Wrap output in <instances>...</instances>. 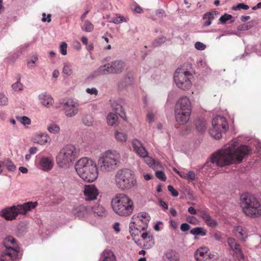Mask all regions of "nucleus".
Listing matches in <instances>:
<instances>
[{"label": "nucleus", "mask_w": 261, "mask_h": 261, "mask_svg": "<svg viewBox=\"0 0 261 261\" xmlns=\"http://www.w3.org/2000/svg\"><path fill=\"white\" fill-rule=\"evenodd\" d=\"M115 182L119 188L125 189L133 187L136 181L132 171L128 169H123L117 172L115 175Z\"/></svg>", "instance_id": "nucleus-6"}, {"label": "nucleus", "mask_w": 261, "mask_h": 261, "mask_svg": "<svg viewBox=\"0 0 261 261\" xmlns=\"http://www.w3.org/2000/svg\"><path fill=\"white\" fill-rule=\"evenodd\" d=\"M116 164H102L99 167V170L102 172H110L116 169Z\"/></svg>", "instance_id": "nucleus-31"}, {"label": "nucleus", "mask_w": 261, "mask_h": 261, "mask_svg": "<svg viewBox=\"0 0 261 261\" xmlns=\"http://www.w3.org/2000/svg\"><path fill=\"white\" fill-rule=\"evenodd\" d=\"M92 162V160L87 157H83L77 161L76 163H88L89 162Z\"/></svg>", "instance_id": "nucleus-61"}, {"label": "nucleus", "mask_w": 261, "mask_h": 261, "mask_svg": "<svg viewBox=\"0 0 261 261\" xmlns=\"http://www.w3.org/2000/svg\"><path fill=\"white\" fill-rule=\"evenodd\" d=\"M251 151V148L248 146L243 145L236 148V145L231 143L226 148L213 153L205 163H232L234 161L241 162Z\"/></svg>", "instance_id": "nucleus-1"}, {"label": "nucleus", "mask_w": 261, "mask_h": 261, "mask_svg": "<svg viewBox=\"0 0 261 261\" xmlns=\"http://www.w3.org/2000/svg\"><path fill=\"white\" fill-rule=\"evenodd\" d=\"M125 21V18L123 16H117L113 19V22L116 24H119Z\"/></svg>", "instance_id": "nucleus-53"}, {"label": "nucleus", "mask_w": 261, "mask_h": 261, "mask_svg": "<svg viewBox=\"0 0 261 261\" xmlns=\"http://www.w3.org/2000/svg\"><path fill=\"white\" fill-rule=\"evenodd\" d=\"M195 47L198 50H202L205 48L206 46L201 42H197L195 44Z\"/></svg>", "instance_id": "nucleus-58"}, {"label": "nucleus", "mask_w": 261, "mask_h": 261, "mask_svg": "<svg viewBox=\"0 0 261 261\" xmlns=\"http://www.w3.org/2000/svg\"><path fill=\"white\" fill-rule=\"evenodd\" d=\"M83 123L88 126H92L93 122V119L90 115H85L82 118Z\"/></svg>", "instance_id": "nucleus-35"}, {"label": "nucleus", "mask_w": 261, "mask_h": 261, "mask_svg": "<svg viewBox=\"0 0 261 261\" xmlns=\"http://www.w3.org/2000/svg\"><path fill=\"white\" fill-rule=\"evenodd\" d=\"M50 140V138L46 133L35 134L32 138V141L35 143L44 145Z\"/></svg>", "instance_id": "nucleus-22"}, {"label": "nucleus", "mask_w": 261, "mask_h": 261, "mask_svg": "<svg viewBox=\"0 0 261 261\" xmlns=\"http://www.w3.org/2000/svg\"><path fill=\"white\" fill-rule=\"evenodd\" d=\"M37 168L44 171H48L53 168V164H38Z\"/></svg>", "instance_id": "nucleus-44"}, {"label": "nucleus", "mask_w": 261, "mask_h": 261, "mask_svg": "<svg viewBox=\"0 0 261 261\" xmlns=\"http://www.w3.org/2000/svg\"><path fill=\"white\" fill-rule=\"evenodd\" d=\"M232 232L236 238L243 242H245L248 238L247 231L242 226H238L235 227Z\"/></svg>", "instance_id": "nucleus-20"}, {"label": "nucleus", "mask_w": 261, "mask_h": 261, "mask_svg": "<svg viewBox=\"0 0 261 261\" xmlns=\"http://www.w3.org/2000/svg\"><path fill=\"white\" fill-rule=\"evenodd\" d=\"M142 238L143 245L145 249L152 248L154 245V241L150 232H143L140 234Z\"/></svg>", "instance_id": "nucleus-16"}, {"label": "nucleus", "mask_w": 261, "mask_h": 261, "mask_svg": "<svg viewBox=\"0 0 261 261\" xmlns=\"http://www.w3.org/2000/svg\"><path fill=\"white\" fill-rule=\"evenodd\" d=\"M220 13L217 11L207 12L203 16V19H208L211 21L215 19V15L219 14Z\"/></svg>", "instance_id": "nucleus-37"}, {"label": "nucleus", "mask_w": 261, "mask_h": 261, "mask_svg": "<svg viewBox=\"0 0 261 261\" xmlns=\"http://www.w3.org/2000/svg\"><path fill=\"white\" fill-rule=\"evenodd\" d=\"M205 223L208 226L211 227H215L217 225V221L215 220L212 219L211 217L208 218V220H206L205 221Z\"/></svg>", "instance_id": "nucleus-51"}, {"label": "nucleus", "mask_w": 261, "mask_h": 261, "mask_svg": "<svg viewBox=\"0 0 261 261\" xmlns=\"http://www.w3.org/2000/svg\"><path fill=\"white\" fill-rule=\"evenodd\" d=\"M118 119L117 115L110 113L108 114L107 118V122L109 125L113 126L117 122Z\"/></svg>", "instance_id": "nucleus-29"}, {"label": "nucleus", "mask_w": 261, "mask_h": 261, "mask_svg": "<svg viewBox=\"0 0 261 261\" xmlns=\"http://www.w3.org/2000/svg\"><path fill=\"white\" fill-rule=\"evenodd\" d=\"M8 102V98L3 93H0V105L6 106Z\"/></svg>", "instance_id": "nucleus-48"}, {"label": "nucleus", "mask_w": 261, "mask_h": 261, "mask_svg": "<svg viewBox=\"0 0 261 261\" xmlns=\"http://www.w3.org/2000/svg\"><path fill=\"white\" fill-rule=\"evenodd\" d=\"M72 213L76 216L83 218L87 215V210L84 205H79L74 207Z\"/></svg>", "instance_id": "nucleus-24"}, {"label": "nucleus", "mask_w": 261, "mask_h": 261, "mask_svg": "<svg viewBox=\"0 0 261 261\" xmlns=\"http://www.w3.org/2000/svg\"><path fill=\"white\" fill-rule=\"evenodd\" d=\"M111 205L115 213L121 216L130 215L134 210V202L127 195L118 194L112 199Z\"/></svg>", "instance_id": "nucleus-4"}, {"label": "nucleus", "mask_w": 261, "mask_h": 261, "mask_svg": "<svg viewBox=\"0 0 261 261\" xmlns=\"http://www.w3.org/2000/svg\"><path fill=\"white\" fill-rule=\"evenodd\" d=\"M67 44L65 42H62L60 46V53L62 55L65 56L67 54Z\"/></svg>", "instance_id": "nucleus-52"}, {"label": "nucleus", "mask_w": 261, "mask_h": 261, "mask_svg": "<svg viewBox=\"0 0 261 261\" xmlns=\"http://www.w3.org/2000/svg\"><path fill=\"white\" fill-rule=\"evenodd\" d=\"M191 113L179 111L178 109H175V116L176 121L180 124L186 123L189 119Z\"/></svg>", "instance_id": "nucleus-18"}, {"label": "nucleus", "mask_w": 261, "mask_h": 261, "mask_svg": "<svg viewBox=\"0 0 261 261\" xmlns=\"http://www.w3.org/2000/svg\"><path fill=\"white\" fill-rule=\"evenodd\" d=\"M39 99L41 103L45 107L49 108L54 103V99L53 97L46 93H41L39 95Z\"/></svg>", "instance_id": "nucleus-23"}, {"label": "nucleus", "mask_w": 261, "mask_h": 261, "mask_svg": "<svg viewBox=\"0 0 261 261\" xmlns=\"http://www.w3.org/2000/svg\"><path fill=\"white\" fill-rule=\"evenodd\" d=\"M53 159L51 157H43L42 158L40 163H53Z\"/></svg>", "instance_id": "nucleus-56"}, {"label": "nucleus", "mask_w": 261, "mask_h": 261, "mask_svg": "<svg viewBox=\"0 0 261 261\" xmlns=\"http://www.w3.org/2000/svg\"><path fill=\"white\" fill-rule=\"evenodd\" d=\"M110 73L118 74L123 70L125 67L124 63L121 60H116L110 63Z\"/></svg>", "instance_id": "nucleus-19"}, {"label": "nucleus", "mask_w": 261, "mask_h": 261, "mask_svg": "<svg viewBox=\"0 0 261 261\" xmlns=\"http://www.w3.org/2000/svg\"><path fill=\"white\" fill-rule=\"evenodd\" d=\"M119 226L120 223L119 222H115L113 224V228L114 229L116 232H119L120 231Z\"/></svg>", "instance_id": "nucleus-62"}, {"label": "nucleus", "mask_w": 261, "mask_h": 261, "mask_svg": "<svg viewBox=\"0 0 261 261\" xmlns=\"http://www.w3.org/2000/svg\"><path fill=\"white\" fill-rule=\"evenodd\" d=\"M196 177V175L193 171H189L188 173H186V178H188L190 180H195Z\"/></svg>", "instance_id": "nucleus-54"}, {"label": "nucleus", "mask_w": 261, "mask_h": 261, "mask_svg": "<svg viewBox=\"0 0 261 261\" xmlns=\"http://www.w3.org/2000/svg\"><path fill=\"white\" fill-rule=\"evenodd\" d=\"M101 261H116L115 256L111 250H105L101 256Z\"/></svg>", "instance_id": "nucleus-27"}, {"label": "nucleus", "mask_w": 261, "mask_h": 261, "mask_svg": "<svg viewBox=\"0 0 261 261\" xmlns=\"http://www.w3.org/2000/svg\"><path fill=\"white\" fill-rule=\"evenodd\" d=\"M75 168L79 175L85 181L93 182L97 177L98 167L96 164H75Z\"/></svg>", "instance_id": "nucleus-9"}, {"label": "nucleus", "mask_w": 261, "mask_h": 261, "mask_svg": "<svg viewBox=\"0 0 261 261\" xmlns=\"http://www.w3.org/2000/svg\"><path fill=\"white\" fill-rule=\"evenodd\" d=\"M213 237L216 241H220L221 240L222 237L221 234L219 233H215L213 235Z\"/></svg>", "instance_id": "nucleus-63"}, {"label": "nucleus", "mask_w": 261, "mask_h": 261, "mask_svg": "<svg viewBox=\"0 0 261 261\" xmlns=\"http://www.w3.org/2000/svg\"><path fill=\"white\" fill-rule=\"evenodd\" d=\"M37 205V202L29 201L22 204L4 209L1 211V215L6 220L12 221L16 219L19 214L25 215L28 212L35 208Z\"/></svg>", "instance_id": "nucleus-5"}, {"label": "nucleus", "mask_w": 261, "mask_h": 261, "mask_svg": "<svg viewBox=\"0 0 261 261\" xmlns=\"http://www.w3.org/2000/svg\"><path fill=\"white\" fill-rule=\"evenodd\" d=\"M188 212L192 215H195L197 213L196 210L193 207H190L188 210Z\"/></svg>", "instance_id": "nucleus-64"}, {"label": "nucleus", "mask_w": 261, "mask_h": 261, "mask_svg": "<svg viewBox=\"0 0 261 261\" xmlns=\"http://www.w3.org/2000/svg\"><path fill=\"white\" fill-rule=\"evenodd\" d=\"M20 77H19L18 81L14 84H12V88L14 90L16 91L22 90L23 85L20 82Z\"/></svg>", "instance_id": "nucleus-42"}, {"label": "nucleus", "mask_w": 261, "mask_h": 261, "mask_svg": "<svg viewBox=\"0 0 261 261\" xmlns=\"http://www.w3.org/2000/svg\"><path fill=\"white\" fill-rule=\"evenodd\" d=\"M120 155L116 150H109L101 154L99 163H111L119 162Z\"/></svg>", "instance_id": "nucleus-12"}, {"label": "nucleus", "mask_w": 261, "mask_h": 261, "mask_svg": "<svg viewBox=\"0 0 261 261\" xmlns=\"http://www.w3.org/2000/svg\"><path fill=\"white\" fill-rule=\"evenodd\" d=\"M63 72L67 75L72 74L73 72L72 66L69 63H65L63 69Z\"/></svg>", "instance_id": "nucleus-39"}, {"label": "nucleus", "mask_w": 261, "mask_h": 261, "mask_svg": "<svg viewBox=\"0 0 261 261\" xmlns=\"http://www.w3.org/2000/svg\"><path fill=\"white\" fill-rule=\"evenodd\" d=\"M168 190L171 193L173 196L177 197L178 195V192L173 188V186L170 185L168 186Z\"/></svg>", "instance_id": "nucleus-55"}, {"label": "nucleus", "mask_w": 261, "mask_h": 261, "mask_svg": "<svg viewBox=\"0 0 261 261\" xmlns=\"http://www.w3.org/2000/svg\"><path fill=\"white\" fill-rule=\"evenodd\" d=\"M249 8V6L247 5H245L243 3H240L238 4L237 6H233L232 7V9L234 11H237L238 10L243 9V10H248Z\"/></svg>", "instance_id": "nucleus-45"}, {"label": "nucleus", "mask_w": 261, "mask_h": 261, "mask_svg": "<svg viewBox=\"0 0 261 261\" xmlns=\"http://www.w3.org/2000/svg\"><path fill=\"white\" fill-rule=\"evenodd\" d=\"M150 220L149 215L144 212L138 213L132 218L129 225V232L133 240L138 246L141 245L142 243L136 237L139 236L142 231L147 229Z\"/></svg>", "instance_id": "nucleus-3"}, {"label": "nucleus", "mask_w": 261, "mask_h": 261, "mask_svg": "<svg viewBox=\"0 0 261 261\" xmlns=\"http://www.w3.org/2000/svg\"><path fill=\"white\" fill-rule=\"evenodd\" d=\"M86 91L88 93L91 95H97L98 94V91L95 88H87Z\"/></svg>", "instance_id": "nucleus-59"}, {"label": "nucleus", "mask_w": 261, "mask_h": 261, "mask_svg": "<svg viewBox=\"0 0 261 261\" xmlns=\"http://www.w3.org/2000/svg\"><path fill=\"white\" fill-rule=\"evenodd\" d=\"M175 109L191 113V105L189 99L187 97H181L176 105Z\"/></svg>", "instance_id": "nucleus-17"}, {"label": "nucleus", "mask_w": 261, "mask_h": 261, "mask_svg": "<svg viewBox=\"0 0 261 261\" xmlns=\"http://www.w3.org/2000/svg\"><path fill=\"white\" fill-rule=\"evenodd\" d=\"M17 119L23 124H30L31 123V119L27 116L18 117Z\"/></svg>", "instance_id": "nucleus-50"}, {"label": "nucleus", "mask_w": 261, "mask_h": 261, "mask_svg": "<svg viewBox=\"0 0 261 261\" xmlns=\"http://www.w3.org/2000/svg\"><path fill=\"white\" fill-rule=\"evenodd\" d=\"M110 63L100 66L96 71L97 75H105L110 73Z\"/></svg>", "instance_id": "nucleus-28"}, {"label": "nucleus", "mask_w": 261, "mask_h": 261, "mask_svg": "<svg viewBox=\"0 0 261 261\" xmlns=\"http://www.w3.org/2000/svg\"><path fill=\"white\" fill-rule=\"evenodd\" d=\"M239 205L242 213L247 218H261V202L254 194L249 193L242 194Z\"/></svg>", "instance_id": "nucleus-2"}, {"label": "nucleus", "mask_w": 261, "mask_h": 261, "mask_svg": "<svg viewBox=\"0 0 261 261\" xmlns=\"http://www.w3.org/2000/svg\"><path fill=\"white\" fill-rule=\"evenodd\" d=\"M82 29L86 32H91L93 30L94 26L90 21L86 20L82 26Z\"/></svg>", "instance_id": "nucleus-33"}, {"label": "nucleus", "mask_w": 261, "mask_h": 261, "mask_svg": "<svg viewBox=\"0 0 261 261\" xmlns=\"http://www.w3.org/2000/svg\"><path fill=\"white\" fill-rule=\"evenodd\" d=\"M197 130L201 133L203 132L206 129L205 122L201 119H197L195 121Z\"/></svg>", "instance_id": "nucleus-32"}, {"label": "nucleus", "mask_w": 261, "mask_h": 261, "mask_svg": "<svg viewBox=\"0 0 261 261\" xmlns=\"http://www.w3.org/2000/svg\"><path fill=\"white\" fill-rule=\"evenodd\" d=\"M208 249L206 247H201L198 249L194 253L196 260H202L206 256Z\"/></svg>", "instance_id": "nucleus-25"}, {"label": "nucleus", "mask_w": 261, "mask_h": 261, "mask_svg": "<svg viewBox=\"0 0 261 261\" xmlns=\"http://www.w3.org/2000/svg\"><path fill=\"white\" fill-rule=\"evenodd\" d=\"M228 129V124L225 117L216 116L212 120V128L210 130L212 137L216 139L222 137V133H225Z\"/></svg>", "instance_id": "nucleus-11"}, {"label": "nucleus", "mask_w": 261, "mask_h": 261, "mask_svg": "<svg viewBox=\"0 0 261 261\" xmlns=\"http://www.w3.org/2000/svg\"><path fill=\"white\" fill-rule=\"evenodd\" d=\"M155 175L158 178L163 181L166 180V176L162 171H156Z\"/></svg>", "instance_id": "nucleus-49"}, {"label": "nucleus", "mask_w": 261, "mask_h": 261, "mask_svg": "<svg viewBox=\"0 0 261 261\" xmlns=\"http://www.w3.org/2000/svg\"><path fill=\"white\" fill-rule=\"evenodd\" d=\"M192 74L188 71H185L182 68H177L174 75V80L176 86L179 89L187 90L192 85L191 79Z\"/></svg>", "instance_id": "nucleus-10"}, {"label": "nucleus", "mask_w": 261, "mask_h": 261, "mask_svg": "<svg viewBox=\"0 0 261 261\" xmlns=\"http://www.w3.org/2000/svg\"><path fill=\"white\" fill-rule=\"evenodd\" d=\"M78 157L77 148L72 144H67L58 153L56 157L57 163H73Z\"/></svg>", "instance_id": "nucleus-7"}, {"label": "nucleus", "mask_w": 261, "mask_h": 261, "mask_svg": "<svg viewBox=\"0 0 261 261\" xmlns=\"http://www.w3.org/2000/svg\"><path fill=\"white\" fill-rule=\"evenodd\" d=\"M84 194L86 200H93L97 198L99 191L94 185H86L84 187Z\"/></svg>", "instance_id": "nucleus-15"}, {"label": "nucleus", "mask_w": 261, "mask_h": 261, "mask_svg": "<svg viewBox=\"0 0 261 261\" xmlns=\"http://www.w3.org/2000/svg\"><path fill=\"white\" fill-rule=\"evenodd\" d=\"M166 38L162 37L155 40L153 42V45L155 47L161 45L162 43L165 42Z\"/></svg>", "instance_id": "nucleus-47"}, {"label": "nucleus", "mask_w": 261, "mask_h": 261, "mask_svg": "<svg viewBox=\"0 0 261 261\" xmlns=\"http://www.w3.org/2000/svg\"><path fill=\"white\" fill-rule=\"evenodd\" d=\"M232 18L231 15L225 13L219 18V21L221 23L224 24L227 20H230Z\"/></svg>", "instance_id": "nucleus-46"}, {"label": "nucleus", "mask_w": 261, "mask_h": 261, "mask_svg": "<svg viewBox=\"0 0 261 261\" xmlns=\"http://www.w3.org/2000/svg\"><path fill=\"white\" fill-rule=\"evenodd\" d=\"M48 131L53 134H58L60 131V128L58 125L55 123H51L47 126Z\"/></svg>", "instance_id": "nucleus-34"}, {"label": "nucleus", "mask_w": 261, "mask_h": 261, "mask_svg": "<svg viewBox=\"0 0 261 261\" xmlns=\"http://www.w3.org/2000/svg\"><path fill=\"white\" fill-rule=\"evenodd\" d=\"M190 228V226L189 224L186 223H184L181 224L180 226V229L182 231H186L188 230Z\"/></svg>", "instance_id": "nucleus-60"}, {"label": "nucleus", "mask_w": 261, "mask_h": 261, "mask_svg": "<svg viewBox=\"0 0 261 261\" xmlns=\"http://www.w3.org/2000/svg\"><path fill=\"white\" fill-rule=\"evenodd\" d=\"M254 25L253 21H250L246 24H243L238 27V29L240 31H245L250 29Z\"/></svg>", "instance_id": "nucleus-41"}, {"label": "nucleus", "mask_w": 261, "mask_h": 261, "mask_svg": "<svg viewBox=\"0 0 261 261\" xmlns=\"http://www.w3.org/2000/svg\"><path fill=\"white\" fill-rule=\"evenodd\" d=\"M3 244L7 250L0 256V261H8L9 259L16 260L18 258L19 248L15 239L8 236L4 239Z\"/></svg>", "instance_id": "nucleus-8"}, {"label": "nucleus", "mask_w": 261, "mask_h": 261, "mask_svg": "<svg viewBox=\"0 0 261 261\" xmlns=\"http://www.w3.org/2000/svg\"><path fill=\"white\" fill-rule=\"evenodd\" d=\"M65 115L71 117L76 115L79 111L77 103L71 99H67L64 103Z\"/></svg>", "instance_id": "nucleus-13"}, {"label": "nucleus", "mask_w": 261, "mask_h": 261, "mask_svg": "<svg viewBox=\"0 0 261 261\" xmlns=\"http://www.w3.org/2000/svg\"><path fill=\"white\" fill-rule=\"evenodd\" d=\"M146 120L149 123L153 122L154 120V115L151 112H148L147 114Z\"/></svg>", "instance_id": "nucleus-57"}, {"label": "nucleus", "mask_w": 261, "mask_h": 261, "mask_svg": "<svg viewBox=\"0 0 261 261\" xmlns=\"http://www.w3.org/2000/svg\"><path fill=\"white\" fill-rule=\"evenodd\" d=\"M132 145L135 151L140 156L144 158L147 155V152L145 148L142 146L141 143L139 140L135 139L132 142Z\"/></svg>", "instance_id": "nucleus-21"}, {"label": "nucleus", "mask_w": 261, "mask_h": 261, "mask_svg": "<svg viewBox=\"0 0 261 261\" xmlns=\"http://www.w3.org/2000/svg\"><path fill=\"white\" fill-rule=\"evenodd\" d=\"M92 210L95 214L99 217L105 216L107 214L105 207L99 204H96L93 206L92 207Z\"/></svg>", "instance_id": "nucleus-26"}, {"label": "nucleus", "mask_w": 261, "mask_h": 261, "mask_svg": "<svg viewBox=\"0 0 261 261\" xmlns=\"http://www.w3.org/2000/svg\"><path fill=\"white\" fill-rule=\"evenodd\" d=\"M115 136L117 141L122 142H125L127 138V135L122 132H116Z\"/></svg>", "instance_id": "nucleus-38"}, {"label": "nucleus", "mask_w": 261, "mask_h": 261, "mask_svg": "<svg viewBox=\"0 0 261 261\" xmlns=\"http://www.w3.org/2000/svg\"><path fill=\"white\" fill-rule=\"evenodd\" d=\"M198 216L201 218L205 222L208 220V218L211 217L208 213L204 210L198 211Z\"/></svg>", "instance_id": "nucleus-40"}, {"label": "nucleus", "mask_w": 261, "mask_h": 261, "mask_svg": "<svg viewBox=\"0 0 261 261\" xmlns=\"http://www.w3.org/2000/svg\"><path fill=\"white\" fill-rule=\"evenodd\" d=\"M114 109L116 113L118 114L120 117H123V115L124 114V113L123 108L121 105L116 104Z\"/></svg>", "instance_id": "nucleus-43"}, {"label": "nucleus", "mask_w": 261, "mask_h": 261, "mask_svg": "<svg viewBox=\"0 0 261 261\" xmlns=\"http://www.w3.org/2000/svg\"><path fill=\"white\" fill-rule=\"evenodd\" d=\"M190 233L193 235L201 236H205L206 235L205 229L201 227H197L192 229L190 230Z\"/></svg>", "instance_id": "nucleus-30"}, {"label": "nucleus", "mask_w": 261, "mask_h": 261, "mask_svg": "<svg viewBox=\"0 0 261 261\" xmlns=\"http://www.w3.org/2000/svg\"><path fill=\"white\" fill-rule=\"evenodd\" d=\"M38 59L37 55H33L30 59L27 61V66L29 68H33L36 66V63Z\"/></svg>", "instance_id": "nucleus-36"}, {"label": "nucleus", "mask_w": 261, "mask_h": 261, "mask_svg": "<svg viewBox=\"0 0 261 261\" xmlns=\"http://www.w3.org/2000/svg\"><path fill=\"white\" fill-rule=\"evenodd\" d=\"M227 243L230 249L233 251L234 254L238 257L239 260L240 261L244 260L245 256L242 251L240 245L236 242L234 239L228 238L227 239Z\"/></svg>", "instance_id": "nucleus-14"}]
</instances>
